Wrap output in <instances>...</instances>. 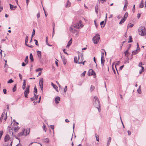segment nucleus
Instances as JSON below:
<instances>
[{"label": "nucleus", "instance_id": "obj_1", "mask_svg": "<svg viewBox=\"0 0 146 146\" xmlns=\"http://www.w3.org/2000/svg\"><path fill=\"white\" fill-rule=\"evenodd\" d=\"M139 34L141 36H144L146 34V31L145 27L143 26H141L138 29Z\"/></svg>", "mask_w": 146, "mask_h": 146}, {"label": "nucleus", "instance_id": "obj_2", "mask_svg": "<svg viewBox=\"0 0 146 146\" xmlns=\"http://www.w3.org/2000/svg\"><path fill=\"white\" fill-rule=\"evenodd\" d=\"M29 130L28 129L27 130V129H25L23 130L21 132H20L19 133H18L17 136H22L23 135L25 136L27 135V134H29Z\"/></svg>", "mask_w": 146, "mask_h": 146}, {"label": "nucleus", "instance_id": "obj_3", "mask_svg": "<svg viewBox=\"0 0 146 146\" xmlns=\"http://www.w3.org/2000/svg\"><path fill=\"white\" fill-rule=\"evenodd\" d=\"M100 39V37L99 35L98 34H96L95 36L93 37L92 40L94 44H97Z\"/></svg>", "mask_w": 146, "mask_h": 146}, {"label": "nucleus", "instance_id": "obj_4", "mask_svg": "<svg viewBox=\"0 0 146 146\" xmlns=\"http://www.w3.org/2000/svg\"><path fill=\"white\" fill-rule=\"evenodd\" d=\"M93 105L98 109L99 112H100V104L99 101H95L93 102Z\"/></svg>", "mask_w": 146, "mask_h": 146}, {"label": "nucleus", "instance_id": "obj_5", "mask_svg": "<svg viewBox=\"0 0 146 146\" xmlns=\"http://www.w3.org/2000/svg\"><path fill=\"white\" fill-rule=\"evenodd\" d=\"M137 48L136 50L133 51L132 52V54L131 55L132 56L133 55H135L137 54L140 50V48L139 47V45L138 43H137Z\"/></svg>", "mask_w": 146, "mask_h": 146}, {"label": "nucleus", "instance_id": "obj_6", "mask_svg": "<svg viewBox=\"0 0 146 146\" xmlns=\"http://www.w3.org/2000/svg\"><path fill=\"white\" fill-rule=\"evenodd\" d=\"M88 75L89 76L92 75L95 76V77H96V73L92 69H90L89 70L88 72Z\"/></svg>", "mask_w": 146, "mask_h": 146}, {"label": "nucleus", "instance_id": "obj_7", "mask_svg": "<svg viewBox=\"0 0 146 146\" xmlns=\"http://www.w3.org/2000/svg\"><path fill=\"white\" fill-rule=\"evenodd\" d=\"M43 78H41L39 80V86L42 91H43Z\"/></svg>", "mask_w": 146, "mask_h": 146}, {"label": "nucleus", "instance_id": "obj_8", "mask_svg": "<svg viewBox=\"0 0 146 146\" xmlns=\"http://www.w3.org/2000/svg\"><path fill=\"white\" fill-rule=\"evenodd\" d=\"M61 57L62 60L64 64V65L66 64L67 61L65 57L61 54Z\"/></svg>", "mask_w": 146, "mask_h": 146}, {"label": "nucleus", "instance_id": "obj_9", "mask_svg": "<svg viewBox=\"0 0 146 146\" xmlns=\"http://www.w3.org/2000/svg\"><path fill=\"white\" fill-rule=\"evenodd\" d=\"M30 86L28 85L27 88L24 92V94H28L29 93Z\"/></svg>", "mask_w": 146, "mask_h": 146}, {"label": "nucleus", "instance_id": "obj_10", "mask_svg": "<svg viewBox=\"0 0 146 146\" xmlns=\"http://www.w3.org/2000/svg\"><path fill=\"white\" fill-rule=\"evenodd\" d=\"M10 6V9L12 10H14L17 8V6H14L11 5V4H9Z\"/></svg>", "mask_w": 146, "mask_h": 146}, {"label": "nucleus", "instance_id": "obj_11", "mask_svg": "<svg viewBox=\"0 0 146 146\" xmlns=\"http://www.w3.org/2000/svg\"><path fill=\"white\" fill-rule=\"evenodd\" d=\"M72 39H71L68 42V44L66 46V47L67 48H68L70 45L72 44Z\"/></svg>", "mask_w": 146, "mask_h": 146}, {"label": "nucleus", "instance_id": "obj_12", "mask_svg": "<svg viewBox=\"0 0 146 146\" xmlns=\"http://www.w3.org/2000/svg\"><path fill=\"white\" fill-rule=\"evenodd\" d=\"M60 98L58 96L56 97L55 99V101L56 104H58L59 103V102L58 101H60Z\"/></svg>", "mask_w": 146, "mask_h": 146}, {"label": "nucleus", "instance_id": "obj_13", "mask_svg": "<svg viewBox=\"0 0 146 146\" xmlns=\"http://www.w3.org/2000/svg\"><path fill=\"white\" fill-rule=\"evenodd\" d=\"M10 138L9 136L8 135H7L4 138V140L5 142L7 141Z\"/></svg>", "mask_w": 146, "mask_h": 146}, {"label": "nucleus", "instance_id": "obj_14", "mask_svg": "<svg viewBox=\"0 0 146 146\" xmlns=\"http://www.w3.org/2000/svg\"><path fill=\"white\" fill-rule=\"evenodd\" d=\"M111 140V138L109 137L108 138V140L107 143V146H109Z\"/></svg>", "mask_w": 146, "mask_h": 146}, {"label": "nucleus", "instance_id": "obj_15", "mask_svg": "<svg viewBox=\"0 0 146 146\" xmlns=\"http://www.w3.org/2000/svg\"><path fill=\"white\" fill-rule=\"evenodd\" d=\"M105 23H104V21H102L100 22V25H101V27L102 28H103L105 26Z\"/></svg>", "mask_w": 146, "mask_h": 146}, {"label": "nucleus", "instance_id": "obj_16", "mask_svg": "<svg viewBox=\"0 0 146 146\" xmlns=\"http://www.w3.org/2000/svg\"><path fill=\"white\" fill-rule=\"evenodd\" d=\"M37 54L38 57L41 59V52L40 51H38L37 52Z\"/></svg>", "mask_w": 146, "mask_h": 146}, {"label": "nucleus", "instance_id": "obj_17", "mask_svg": "<svg viewBox=\"0 0 146 146\" xmlns=\"http://www.w3.org/2000/svg\"><path fill=\"white\" fill-rule=\"evenodd\" d=\"M5 114V112H3L2 113V114L1 116V117L0 118V121H2L3 119V118L4 117V116Z\"/></svg>", "mask_w": 146, "mask_h": 146}, {"label": "nucleus", "instance_id": "obj_18", "mask_svg": "<svg viewBox=\"0 0 146 146\" xmlns=\"http://www.w3.org/2000/svg\"><path fill=\"white\" fill-rule=\"evenodd\" d=\"M128 51L129 50H127L124 52L125 55L127 57L129 54Z\"/></svg>", "mask_w": 146, "mask_h": 146}, {"label": "nucleus", "instance_id": "obj_19", "mask_svg": "<svg viewBox=\"0 0 146 146\" xmlns=\"http://www.w3.org/2000/svg\"><path fill=\"white\" fill-rule=\"evenodd\" d=\"M30 58L31 60V62H33L34 61V59L33 58V56L31 53L30 54Z\"/></svg>", "mask_w": 146, "mask_h": 146}, {"label": "nucleus", "instance_id": "obj_20", "mask_svg": "<svg viewBox=\"0 0 146 146\" xmlns=\"http://www.w3.org/2000/svg\"><path fill=\"white\" fill-rule=\"evenodd\" d=\"M101 64L102 66H103L104 65V63L105 62V59L104 58H101Z\"/></svg>", "mask_w": 146, "mask_h": 146}, {"label": "nucleus", "instance_id": "obj_21", "mask_svg": "<svg viewBox=\"0 0 146 146\" xmlns=\"http://www.w3.org/2000/svg\"><path fill=\"white\" fill-rule=\"evenodd\" d=\"M128 16V13H127L126 12L123 17V19H125V20L127 19V18Z\"/></svg>", "mask_w": 146, "mask_h": 146}, {"label": "nucleus", "instance_id": "obj_22", "mask_svg": "<svg viewBox=\"0 0 146 146\" xmlns=\"http://www.w3.org/2000/svg\"><path fill=\"white\" fill-rule=\"evenodd\" d=\"M49 139L47 138H45L43 140V141L44 142L46 143H49Z\"/></svg>", "mask_w": 146, "mask_h": 146}, {"label": "nucleus", "instance_id": "obj_23", "mask_svg": "<svg viewBox=\"0 0 146 146\" xmlns=\"http://www.w3.org/2000/svg\"><path fill=\"white\" fill-rule=\"evenodd\" d=\"M71 5V3L68 1L67 2V3L66 5V7H69Z\"/></svg>", "mask_w": 146, "mask_h": 146}, {"label": "nucleus", "instance_id": "obj_24", "mask_svg": "<svg viewBox=\"0 0 146 146\" xmlns=\"http://www.w3.org/2000/svg\"><path fill=\"white\" fill-rule=\"evenodd\" d=\"M141 86H139V88L137 90V91L138 92V93L139 94H141Z\"/></svg>", "mask_w": 146, "mask_h": 146}, {"label": "nucleus", "instance_id": "obj_25", "mask_svg": "<svg viewBox=\"0 0 146 146\" xmlns=\"http://www.w3.org/2000/svg\"><path fill=\"white\" fill-rule=\"evenodd\" d=\"M29 38L28 36H27L25 38V45L27 44V43L28 41Z\"/></svg>", "mask_w": 146, "mask_h": 146}, {"label": "nucleus", "instance_id": "obj_26", "mask_svg": "<svg viewBox=\"0 0 146 146\" xmlns=\"http://www.w3.org/2000/svg\"><path fill=\"white\" fill-rule=\"evenodd\" d=\"M46 44L48 45V46H52V45H50L48 43V37H46Z\"/></svg>", "mask_w": 146, "mask_h": 146}, {"label": "nucleus", "instance_id": "obj_27", "mask_svg": "<svg viewBox=\"0 0 146 146\" xmlns=\"http://www.w3.org/2000/svg\"><path fill=\"white\" fill-rule=\"evenodd\" d=\"M143 0H142L141 3L140 4L139 7L140 8H142L143 7L144 5L143 3Z\"/></svg>", "mask_w": 146, "mask_h": 146}, {"label": "nucleus", "instance_id": "obj_28", "mask_svg": "<svg viewBox=\"0 0 146 146\" xmlns=\"http://www.w3.org/2000/svg\"><path fill=\"white\" fill-rule=\"evenodd\" d=\"M51 85L53 86L55 89H56V88H58V87L56 85H55L53 83L51 82Z\"/></svg>", "mask_w": 146, "mask_h": 146}, {"label": "nucleus", "instance_id": "obj_29", "mask_svg": "<svg viewBox=\"0 0 146 146\" xmlns=\"http://www.w3.org/2000/svg\"><path fill=\"white\" fill-rule=\"evenodd\" d=\"M28 56H26L25 60V61L26 62V64H28Z\"/></svg>", "mask_w": 146, "mask_h": 146}, {"label": "nucleus", "instance_id": "obj_30", "mask_svg": "<svg viewBox=\"0 0 146 146\" xmlns=\"http://www.w3.org/2000/svg\"><path fill=\"white\" fill-rule=\"evenodd\" d=\"M17 85L15 84L14 85V86L13 89V92H15L16 90Z\"/></svg>", "mask_w": 146, "mask_h": 146}, {"label": "nucleus", "instance_id": "obj_31", "mask_svg": "<svg viewBox=\"0 0 146 146\" xmlns=\"http://www.w3.org/2000/svg\"><path fill=\"white\" fill-rule=\"evenodd\" d=\"M74 62L75 63H78V58L76 56L74 57Z\"/></svg>", "mask_w": 146, "mask_h": 146}, {"label": "nucleus", "instance_id": "obj_32", "mask_svg": "<svg viewBox=\"0 0 146 146\" xmlns=\"http://www.w3.org/2000/svg\"><path fill=\"white\" fill-rule=\"evenodd\" d=\"M129 40L128 41V43L131 42H133L132 38L131 36H129Z\"/></svg>", "mask_w": 146, "mask_h": 146}, {"label": "nucleus", "instance_id": "obj_33", "mask_svg": "<svg viewBox=\"0 0 146 146\" xmlns=\"http://www.w3.org/2000/svg\"><path fill=\"white\" fill-rule=\"evenodd\" d=\"M95 10L96 12L97 13H98V11H97V10L98 9V6L97 5H96L95 7Z\"/></svg>", "mask_w": 146, "mask_h": 146}, {"label": "nucleus", "instance_id": "obj_34", "mask_svg": "<svg viewBox=\"0 0 146 146\" xmlns=\"http://www.w3.org/2000/svg\"><path fill=\"white\" fill-rule=\"evenodd\" d=\"M34 98H35V99L36 100L38 98V95H36V94H35V93H34Z\"/></svg>", "mask_w": 146, "mask_h": 146}, {"label": "nucleus", "instance_id": "obj_35", "mask_svg": "<svg viewBox=\"0 0 146 146\" xmlns=\"http://www.w3.org/2000/svg\"><path fill=\"white\" fill-rule=\"evenodd\" d=\"M78 60H79L78 63L79 64H83V65H84V63H85V62H86V61H84L83 62H80V61H79V56H78Z\"/></svg>", "mask_w": 146, "mask_h": 146}, {"label": "nucleus", "instance_id": "obj_36", "mask_svg": "<svg viewBox=\"0 0 146 146\" xmlns=\"http://www.w3.org/2000/svg\"><path fill=\"white\" fill-rule=\"evenodd\" d=\"M70 31H71L73 33H74L76 31V30H75L74 29H73L72 28H70Z\"/></svg>", "mask_w": 146, "mask_h": 146}, {"label": "nucleus", "instance_id": "obj_37", "mask_svg": "<svg viewBox=\"0 0 146 146\" xmlns=\"http://www.w3.org/2000/svg\"><path fill=\"white\" fill-rule=\"evenodd\" d=\"M125 21V19H124L123 18H122V19H121V20L119 22V24H120L123 23Z\"/></svg>", "mask_w": 146, "mask_h": 146}, {"label": "nucleus", "instance_id": "obj_38", "mask_svg": "<svg viewBox=\"0 0 146 146\" xmlns=\"http://www.w3.org/2000/svg\"><path fill=\"white\" fill-rule=\"evenodd\" d=\"M95 135H96L95 137H96V140L97 141H99V136L98 135H97V134H96Z\"/></svg>", "mask_w": 146, "mask_h": 146}, {"label": "nucleus", "instance_id": "obj_39", "mask_svg": "<svg viewBox=\"0 0 146 146\" xmlns=\"http://www.w3.org/2000/svg\"><path fill=\"white\" fill-rule=\"evenodd\" d=\"M94 88H95L94 87L91 85V86L90 89L91 92L93 91L94 90Z\"/></svg>", "mask_w": 146, "mask_h": 146}, {"label": "nucleus", "instance_id": "obj_40", "mask_svg": "<svg viewBox=\"0 0 146 146\" xmlns=\"http://www.w3.org/2000/svg\"><path fill=\"white\" fill-rule=\"evenodd\" d=\"M35 31L34 29H33V31L32 32V35L31 36L32 38H33V36L35 35Z\"/></svg>", "mask_w": 146, "mask_h": 146}, {"label": "nucleus", "instance_id": "obj_41", "mask_svg": "<svg viewBox=\"0 0 146 146\" xmlns=\"http://www.w3.org/2000/svg\"><path fill=\"white\" fill-rule=\"evenodd\" d=\"M34 92L35 93H36V94L37 93V88H36V86L34 88Z\"/></svg>", "mask_w": 146, "mask_h": 146}, {"label": "nucleus", "instance_id": "obj_42", "mask_svg": "<svg viewBox=\"0 0 146 146\" xmlns=\"http://www.w3.org/2000/svg\"><path fill=\"white\" fill-rule=\"evenodd\" d=\"M86 72L85 71H84L81 74V76L82 77H84L85 75Z\"/></svg>", "mask_w": 146, "mask_h": 146}, {"label": "nucleus", "instance_id": "obj_43", "mask_svg": "<svg viewBox=\"0 0 146 146\" xmlns=\"http://www.w3.org/2000/svg\"><path fill=\"white\" fill-rule=\"evenodd\" d=\"M13 82V80L11 79H10L8 82L7 83H11Z\"/></svg>", "mask_w": 146, "mask_h": 146}, {"label": "nucleus", "instance_id": "obj_44", "mask_svg": "<svg viewBox=\"0 0 146 146\" xmlns=\"http://www.w3.org/2000/svg\"><path fill=\"white\" fill-rule=\"evenodd\" d=\"M144 70V67H142V68L141 70H140L139 71V73L140 74H141V73Z\"/></svg>", "mask_w": 146, "mask_h": 146}, {"label": "nucleus", "instance_id": "obj_45", "mask_svg": "<svg viewBox=\"0 0 146 146\" xmlns=\"http://www.w3.org/2000/svg\"><path fill=\"white\" fill-rule=\"evenodd\" d=\"M42 70V69L40 68H38V69H36V72H38L39 71H41Z\"/></svg>", "mask_w": 146, "mask_h": 146}, {"label": "nucleus", "instance_id": "obj_46", "mask_svg": "<svg viewBox=\"0 0 146 146\" xmlns=\"http://www.w3.org/2000/svg\"><path fill=\"white\" fill-rule=\"evenodd\" d=\"M100 1L103 4L104 3V2L106 1V0H99V2H100Z\"/></svg>", "mask_w": 146, "mask_h": 146}, {"label": "nucleus", "instance_id": "obj_47", "mask_svg": "<svg viewBox=\"0 0 146 146\" xmlns=\"http://www.w3.org/2000/svg\"><path fill=\"white\" fill-rule=\"evenodd\" d=\"M94 98L95 99V101H99V99H98V98L97 96H94Z\"/></svg>", "mask_w": 146, "mask_h": 146}, {"label": "nucleus", "instance_id": "obj_48", "mask_svg": "<svg viewBox=\"0 0 146 146\" xmlns=\"http://www.w3.org/2000/svg\"><path fill=\"white\" fill-rule=\"evenodd\" d=\"M104 52H102V54H101V58H104Z\"/></svg>", "mask_w": 146, "mask_h": 146}, {"label": "nucleus", "instance_id": "obj_49", "mask_svg": "<svg viewBox=\"0 0 146 146\" xmlns=\"http://www.w3.org/2000/svg\"><path fill=\"white\" fill-rule=\"evenodd\" d=\"M3 91L4 94H7V90L5 89H3Z\"/></svg>", "mask_w": 146, "mask_h": 146}, {"label": "nucleus", "instance_id": "obj_50", "mask_svg": "<svg viewBox=\"0 0 146 146\" xmlns=\"http://www.w3.org/2000/svg\"><path fill=\"white\" fill-rule=\"evenodd\" d=\"M133 26V24H132L131 23H130L129 24H128V25L127 26V27H132Z\"/></svg>", "mask_w": 146, "mask_h": 146}, {"label": "nucleus", "instance_id": "obj_51", "mask_svg": "<svg viewBox=\"0 0 146 146\" xmlns=\"http://www.w3.org/2000/svg\"><path fill=\"white\" fill-rule=\"evenodd\" d=\"M26 45L31 48H33V46L32 45H29V44H26Z\"/></svg>", "mask_w": 146, "mask_h": 146}, {"label": "nucleus", "instance_id": "obj_52", "mask_svg": "<svg viewBox=\"0 0 146 146\" xmlns=\"http://www.w3.org/2000/svg\"><path fill=\"white\" fill-rule=\"evenodd\" d=\"M23 86H26V81L25 80H23Z\"/></svg>", "mask_w": 146, "mask_h": 146}, {"label": "nucleus", "instance_id": "obj_53", "mask_svg": "<svg viewBox=\"0 0 146 146\" xmlns=\"http://www.w3.org/2000/svg\"><path fill=\"white\" fill-rule=\"evenodd\" d=\"M67 86H65L64 89V92H66V91L67 90Z\"/></svg>", "mask_w": 146, "mask_h": 146}, {"label": "nucleus", "instance_id": "obj_54", "mask_svg": "<svg viewBox=\"0 0 146 146\" xmlns=\"http://www.w3.org/2000/svg\"><path fill=\"white\" fill-rule=\"evenodd\" d=\"M13 130L15 132H17L18 131V130L15 127L14 128Z\"/></svg>", "mask_w": 146, "mask_h": 146}, {"label": "nucleus", "instance_id": "obj_55", "mask_svg": "<svg viewBox=\"0 0 146 146\" xmlns=\"http://www.w3.org/2000/svg\"><path fill=\"white\" fill-rule=\"evenodd\" d=\"M131 47V44H129L128 46V47L127 48V50H129L130 49V48Z\"/></svg>", "mask_w": 146, "mask_h": 146}, {"label": "nucleus", "instance_id": "obj_56", "mask_svg": "<svg viewBox=\"0 0 146 146\" xmlns=\"http://www.w3.org/2000/svg\"><path fill=\"white\" fill-rule=\"evenodd\" d=\"M45 127H46V125H44L42 127V128H43V130L45 131L46 132V130L45 129Z\"/></svg>", "mask_w": 146, "mask_h": 146}, {"label": "nucleus", "instance_id": "obj_57", "mask_svg": "<svg viewBox=\"0 0 146 146\" xmlns=\"http://www.w3.org/2000/svg\"><path fill=\"white\" fill-rule=\"evenodd\" d=\"M143 65L142 63L141 62H140L139 64V67H141L142 68V66Z\"/></svg>", "mask_w": 146, "mask_h": 146}, {"label": "nucleus", "instance_id": "obj_58", "mask_svg": "<svg viewBox=\"0 0 146 146\" xmlns=\"http://www.w3.org/2000/svg\"><path fill=\"white\" fill-rule=\"evenodd\" d=\"M3 133L2 131H0V136H1L3 135Z\"/></svg>", "mask_w": 146, "mask_h": 146}, {"label": "nucleus", "instance_id": "obj_59", "mask_svg": "<svg viewBox=\"0 0 146 146\" xmlns=\"http://www.w3.org/2000/svg\"><path fill=\"white\" fill-rule=\"evenodd\" d=\"M27 64H26V63H25L24 62H23L22 63V66H25Z\"/></svg>", "mask_w": 146, "mask_h": 146}, {"label": "nucleus", "instance_id": "obj_60", "mask_svg": "<svg viewBox=\"0 0 146 146\" xmlns=\"http://www.w3.org/2000/svg\"><path fill=\"white\" fill-rule=\"evenodd\" d=\"M74 27L75 28H78L79 27V25H75L74 26Z\"/></svg>", "mask_w": 146, "mask_h": 146}, {"label": "nucleus", "instance_id": "obj_61", "mask_svg": "<svg viewBox=\"0 0 146 146\" xmlns=\"http://www.w3.org/2000/svg\"><path fill=\"white\" fill-rule=\"evenodd\" d=\"M19 75L20 79L22 80V75L20 73L19 74Z\"/></svg>", "mask_w": 146, "mask_h": 146}, {"label": "nucleus", "instance_id": "obj_62", "mask_svg": "<svg viewBox=\"0 0 146 146\" xmlns=\"http://www.w3.org/2000/svg\"><path fill=\"white\" fill-rule=\"evenodd\" d=\"M50 127L53 130H54V125H50Z\"/></svg>", "mask_w": 146, "mask_h": 146}, {"label": "nucleus", "instance_id": "obj_63", "mask_svg": "<svg viewBox=\"0 0 146 146\" xmlns=\"http://www.w3.org/2000/svg\"><path fill=\"white\" fill-rule=\"evenodd\" d=\"M37 17L38 18H39L40 17V14L39 13H38L37 15Z\"/></svg>", "mask_w": 146, "mask_h": 146}, {"label": "nucleus", "instance_id": "obj_64", "mask_svg": "<svg viewBox=\"0 0 146 146\" xmlns=\"http://www.w3.org/2000/svg\"><path fill=\"white\" fill-rule=\"evenodd\" d=\"M127 133L129 135H130L131 134V131L129 130L127 131Z\"/></svg>", "mask_w": 146, "mask_h": 146}]
</instances>
